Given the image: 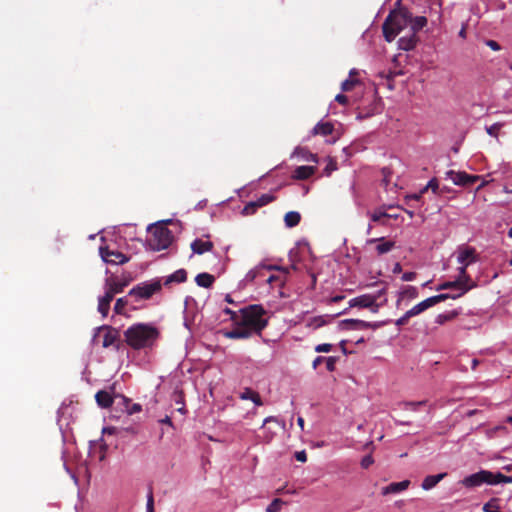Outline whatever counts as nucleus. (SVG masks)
Segmentation results:
<instances>
[{"label": "nucleus", "instance_id": "obj_1", "mask_svg": "<svg viewBox=\"0 0 512 512\" xmlns=\"http://www.w3.org/2000/svg\"><path fill=\"white\" fill-rule=\"evenodd\" d=\"M126 343L135 350L152 347L159 337V331L156 327L137 323L130 326L125 332Z\"/></svg>", "mask_w": 512, "mask_h": 512}, {"label": "nucleus", "instance_id": "obj_2", "mask_svg": "<svg viewBox=\"0 0 512 512\" xmlns=\"http://www.w3.org/2000/svg\"><path fill=\"white\" fill-rule=\"evenodd\" d=\"M239 312V323L246 326L253 334L261 335L268 325L267 311L262 305H248L240 309Z\"/></svg>", "mask_w": 512, "mask_h": 512}, {"label": "nucleus", "instance_id": "obj_3", "mask_svg": "<svg viewBox=\"0 0 512 512\" xmlns=\"http://www.w3.org/2000/svg\"><path fill=\"white\" fill-rule=\"evenodd\" d=\"M410 11L405 7H400L390 11L383 25V35L387 42H392L396 36L406 27H408Z\"/></svg>", "mask_w": 512, "mask_h": 512}, {"label": "nucleus", "instance_id": "obj_4", "mask_svg": "<svg viewBox=\"0 0 512 512\" xmlns=\"http://www.w3.org/2000/svg\"><path fill=\"white\" fill-rule=\"evenodd\" d=\"M461 483L466 488L478 487L484 483L489 485H496L499 483H512V476L504 475L501 472L493 473L488 470H481L477 473L465 477Z\"/></svg>", "mask_w": 512, "mask_h": 512}, {"label": "nucleus", "instance_id": "obj_5", "mask_svg": "<svg viewBox=\"0 0 512 512\" xmlns=\"http://www.w3.org/2000/svg\"><path fill=\"white\" fill-rule=\"evenodd\" d=\"M150 238L148 239V244L150 248L154 251H160L167 249L172 240L173 235L172 232L162 224H158L149 228Z\"/></svg>", "mask_w": 512, "mask_h": 512}, {"label": "nucleus", "instance_id": "obj_6", "mask_svg": "<svg viewBox=\"0 0 512 512\" xmlns=\"http://www.w3.org/2000/svg\"><path fill=\"white\" fill-rule=\"evenodd\" d=\"M162 288L160 280H154L151 282H142L133 287L129 292V296H133L137 299H150L155 293H158Z\"/></svg>", "mask_w": 512, "mask_h": 512}, {"label": "nucleus", "instance_id": "obj_7", "mask_svg": "<svg viewBox=\"0 0 512 512\" xmlns=\"http://www.w3.org/2000/svg\"><path fill=\"white\" fill-rule=\"evenodd\" d=\"M379 295L363 294L349 301V308H368L371 312L377 313L383 303H377Z\"/></svg>", "mask_w": 512, "mask_h": 512}, {"label": "nucleus", "instance_id": "obj_8", "mask_svg": "<svg viewBox=\"0 0 512 512\" xmlns=\"http://www.w3.org/2000/svg\"><path fill=\"white\" fill-rule=\"evenodd\" d=\"M449 298H450L449 293H444V294H439V295L429 297V298L421 301L420 303L416 304L411 309H409L407 311L408 316H410L411 318L414 316H417V315L421 314L422 312H424L425 310H427L428 308L433 307L434 305H436L440 302H443Z\"/></svg>", "mask_w": 512, "mask_h": 512}, {"label": "nucleus", "instance_id": "obj_9", "mask_svg": "<svg viewBox=\"0 0 512 512\" xmlns=\"http://www.w3.org/2000/svg\"><path fill=\"white\" fill-rule=\"evenodd\" d=\"M447 178L451 179L455 185L470 187L480 180L478 175H470L464 171L449 170L446 172Z\"/></svg>", "mask_w": 512, "mask_h": 512}, {"label": "nucleus", "instance_id": "obj_10", "mask_svg": "<svg viewBox=\"0 0 512 512\" xmlns=\"http://www.w3.org/2000/svg\"><path fill=\"white\" fill-rule=\"evenodd\" d=\"M99 254L102 260L108 264H124L129 258L117 250H111L108 246H100Z\"/></svg>", "mask_w": 512, "mask_h": 512}, {"label": "nucleus", "instance_id": "obj_11", "mask_svg": "<svg viewBox=\"0 0 512 512\" xmlns=\"http://www.w3.org/2000/svg\"><path fill=\"white\" fill-rule=\"evenodd\" d=\"M98 333L104 332L102 346L104 348H108L110 346L115 345L117 349H119V341H120V332L118 329L113 328L111 326H101L98 329Z\"/></svg>", "mask_w": 512, "mask_h": 512}, {"label": "nucleus", "instance_id": "obj_12", "mask_svg": "<svg viewBox=\"0 0 512 512\" xmlns=\"http://www.w3.org/2000/svg\"><path fill=\"white\" fill-rule=\"evenodd\" d=\"M275 199H276V198H275V196H274V195H272V194H269V193H267V194H262V195H261L258 199H256L255 201H250V202H248V203L244 206V208H243V210H242V214H243V215H245V216L253 215V214H255V213H256V211H257L259 208H261V207H263V206H265V205H267V204H269V203L273 202Z\"/></svg>", "mask_w": 512, "mask_h": 512}, {"label": "nucleus", "instance_id": "obj_13", "mask_svg": "<svg viewBox=\"0 0 512 512\" xmlns=\"http://www.w3.org/2000/svg\"><path fill=\"white\" fill-rule=\"evenodd\" d=\"M469 265L461 264V267L459 268V276L457 277V281H460L462 283V292H459L456 295L450 294V298L456 299L467 293L469 290H471L473 287H475V284L473 283L471 277L467 273V267Z\"/></svg>", "mask_w": 512, "mask_h": 512}, {"label": "nucleus", "instance_id": "obj_14", "mask_svg": "<svg viewBox=\"0 0 512 512\" xmlns=\"http://www.w3.org/2000/svg\"><path fill=\"white\" fill-rule=\"evenodd\" d=\"M340 325L343 329L348 330H366V329H376L379 327L378 323L366 322L359 319H345L340 322Z\"/></svg>", "mask_w": 512, "mask_h": 512}, {"label": "nucleus", "instance_id": "obj_15", "mask_svg": "<svg viewBox=\"0 0 512 512\" xmlns=\"http://www.w3.org/2000/svg\"><path fill=\"white\" fill-rule=\"evenodd\" d=\"M235 327L225 332V336L229 339H248L250 338L253 333L243 324L239 323V320L237 322H234Z\"/></svg>", "mask_w": 512, "mask_h": 512}, {"label": "nucleus", "instance_id": "obj_16", "mask_svg": "<svg viewBox=\"0 0 512 512\" xmlns=\"http://www.w3.org/2000/svg\"><path fill=\"white\" fill-rule=\"evenodd\" d=\"M476 250L470 246H464L459 248L457 261L460 264L470 265L471 263L476 262Z\"/></svg>", "mask_w": 512, "mask_h": 512}, {"label": "nucleus", "instance_id": "obj_17", "mask_svg": "<svg viewBox=\"0 0 512 512\" xmlns=\"http://www.w3.org/2000/svg\"><path fill=\"white\" fill-rule=\"evenodd\" d=\"M418 40L417 35L410 32L409 35L403 36L398 40V47L401 50L410 51L415 48Z\"/></svg>", "mask_w": 512, "mask_h": 512}, {"label": "nucleus", "instance_id": "obj_18", "mask_svg": "<svg viewBox=\"0 0 512 512\" xmlns=\"http://www.w3.org/2000/svg\"><path fill=\"white\" fill-rule=\"evenodd\" d=\"M410 485L409 480L393 482L382 488V495L395 494L406 490Z\"/></svg>", "mask_w": 512, "mask_h": 512}, {"label": "nucleus", "instance_id": "obj_19", "mask_svg": "<svg viewBox=\"0 0 512 512\" xmlns=\"http://www.w3.org/2000/svg\"><path fill=\"white\" fill-rule=\"evenodd\" d=\"M214 245L211 241H204L202 239H195L192 243H191V249L194 253L196 254H204L206 252H209L213 249Z\"/></svg>", "mask_w": 512, "mask_h": 512}, {"label": "nucleus", "instance_id": "obj_20", "mask_svg": "<svg viewBox=\"0 0 512 512\" xmlns=\"http://www.w3.org/2000/svg\"><path fill=\"white\" fill-rule=\"evenodd\" d=\"M427 25V18L425 16L413 17L410 12L409 23L410 32L417 34L418 31L422 30Z\"/></svg>", "mask_w": 512, "mask_h": 512}, {"label": "nucleus", "instance_id": "obj_21", "mask_svg": "<svg viewBox=\"0 0 512 512\" xmlns=\"http://www.w3.org/2000/svg\"><path fill=\"white\" fill-rule=\"evenodd\" d=\"M375 249L378 255H383L385 253L390 252L393 247L395 246V243L393 241H385L384 238L379 239H370L368 243H377Z\"/></svg>", "mask_w": 512, "mask_h": 512}, {"label": "nucleus", "instance_id": "obj_22", "mask_svg": "<svg viewBox=\"0 0 512 512\" xmlns=\"http://www.w3.org/2000/svg\"><path fill=\"white\" fill-rule=\"evenodd\" d=\"M316 172L314 166H299L293 172V178L297 180H306Z\"/></svg>", "mask_w": 512, "mask_h": 512}, {"label": "nucleus", "instance_id": "obj_23", "mask_svg": "<svg viewBox=\"0 0 512 512\" xmlns=\"http://www.w3.org/2000/svg\"><path fill=\"white\" fill-rule=\"evenodd\" d=\"M446 476H447V473H440L437 475H428L422 481L421 487L424 490H430V489L434 488Z\"/></svg>", "mask_w": 512, "mask_h": 512}, {"label": "nucleus", "instance_id": "obj_24", "mask_svg": "<svg viewBox=\"0 0 512 512\" xmlns=\"http://www.w3.org/2000/svg\"><path fill=\"white\" fill-rule=\"evenodd\" d=\"M95 399L101 408H109L113 404V397L105 390H100L96 393Z\"/></svg>", "mask_w": 512, "mask_h": 512}, {"label": "nucleus", "instance_id": "obj_25", "mask_svg": "<svg viewBox=\"0 0 512 512\" xmlns=\"http://www.w3.org/2000/svg\"><path fill=\"white\" fill-rule=\"evenodd\" d=\"M239 397L242 400H251L256 406L263 405L259 393L251 388H245L244 391L239 394Z\"/></svg>", "mask_w": 512, "mask_h": 512}, {"label": "nucleus", "instance_id": "obj_26", "mask_svg": "<svg viewBox=\"0 0 512 512\" xmlns=\"http://www.w3.org/2000/svg\"><path fill=\"white\" fill-rule=\"evenodd\" d=\"M334 131V126L331 122H319L312 130L313 135L328 136Z\"/></svg>", "mask_w": 512, "mask_h": 512}, {"label": "nucleus", "instance_id": "obj_27", "mask_svg": "<svg viewBox=\"0 0 512 512\" xmlns=\"http://www.w3.org/2000/svg\"><path fill=\"white\" fill-rule=\"evenodd\" d=\"M187 280V272L184 269H179L169 275L165 281L164 285H169L171 283H183Z\"/></svg>", "mask_w": 512, "mask_h": 512}, {"label": "nucleus", "instance_id": "obj_28", "mask_svg": "<svg viewBox=\"0 0 512 512\" xmlns=\"http://www.w3.org/2000/svg\"><path fill=\"white\" fill-rule=\"evenodd\" d=\"M214 281V276L206 272L200 273L195 277V282L197 285L204 288H210Z\"/></svg>", "mask_w": 512, "mask_h": 512}, {"label": "nucleus", "instance_id": "obj_29", "mask_svg": "<svg viewBox=\"0 0 512 512\" xmlns=\"http://www.w3.org/2000/svg\"><path fill=\"white\" fill-rule=\"evenodd\" d=\"M418 297V290L416 287L407 285L404 286L402 291L400 292L399 299L397 300V305H399L402 299H415Z\"/></svg>", "mask_w": 512, "mask_h": 512}, {"label": "nucleus", "instance_id": "obj_30", "mask_svg": "<svg viewBox=\"0 0 512 512\" xmlns=\"http://www.w3.org/2000/svg\"><path fill=\"white\" fill-rule=\"evenodd\" d=\"M301 221V215L297 211L287 212L284 216V223L286 227L293 228L297 226Z\"/></svg>", "mask_w": 512, "mask_h": 512}, {"label": "nucleus", "instance_id": "obj_31", "mask_svg": "<svg viewBox=\"0 0 512 512\" xmlns=\"http://www.w3.org/2000/svg\"><path fill=\"white\" fill-rule=\"evenodd\" d=\"M106 286H109L116 294L124 291V288L128 285V281H116L114 278L106 279Z\"/></svg>", "mask_w": 512, "mask_h": 512}, {"label": "nucleus", "instance_id": "obj_32", "mask_svg": "<svg viewBox=\"0 0 512 512\" xmlns=\"http://www.w3.org/2000/svg\"><path fill=\"white\" fill-rule=\"evenodd\" d=\"M128 294L124 297L118 298L114 305V312L118 315H126L125 308L129 304Z\"/></svg>", "mask_w": 512, "mask_h": 512}, {"label": "nucleus", "instance_id": "obj_33", "mask_svg": "<svg viewBox=\"0 0 512 512\" xmlns=\"http://www.w3.org/2000/svg\"><path fill=\"white\" fill-rule=\"evenodd\" d=\"M458 312L456 310H453V311H449L447 313H442V314H439L437 315L436 319H435V322L437 324H444L445 322L447 321H451L453 320L454 318H456L458 316Z\"/></svg>", "mask_w": 512, "mask_h": 512}, {"label": "nucleus", "instance_id": "obj_34", "mask_svg": "<svg viewBox=\"0 0 512 512\" xmlns=\"http://www.w3.org/2000/svg\"><path fill=\"white\" fill-rule=\"evenodd\" d=\"M448 289H458L460 292H462V283L460 281L454 280V281H446L440 284L436 290H448Z\"/></svg>", "mask_w": 512, "mask_h": 512}, {"label": "nucleus", "instance_id": "obj_35", "mask_svg": "<svg viewBox=\"0 0 512 512\" xmlns=\"http://www.w3.org/2000/svg\"><path fill=\"white\" fill-rule=\"evenodd\" d=\"M426 403H427L426 400L417 401V402L406 401V402L401 403L400 405L403 406L404 410L417 411L418 407L426 405Z\"/></svg>", "mask_w": 512, "mask_h": 512}, {"label": "nucleus", "instance_id": "obj_36", "mask_svg": "<svg viewBox=\"0 0 512 512\" xmlns=\"http://www.w3.org/2000/svg\"><path fill=\"white\" fill-rule=\"evenodd\" d=\"M285 502L280 498H275L266 508V512H279Z\"/></svg>", "mask_w": 512, "mask_h": 512}, {"label": "nucleus", "instance_id": "obj_37", "mask_svg": "<svg viewBox=\"0 0 512 512\" xmlns=\"http://www.w3.org/2000/svg\"><path fill=\"white\" fill-rule=\"evenodd\" d=\"M110 302L104 301L101 298L98 300V312L103 316L106 317L110 310Z\"/></svg>", "mask_w": 512, "mask_h": 512}, {"label": "nucleus", "instance_id": "obj_38", "mask_svg": "<svg viewBox=\"0 0 512 512\" xmlns=\"http://www.w3.org/2000/svg\"><path fill=\"white\" fill-rule=\"evenodd\" d=\"M286 280H287V275H283V276L271 275L268 277L267 283H269L270 285H273L274 283H276L279 287H283Z\"/></svg>", "mask_w": 512, "mask_h": 512}, {"label": "nucleus", "instance_id": "obj_39", "mask_svg": "<svg viewBox=\"0 0 512 512\" xmlns=\"http://www.w3.org/2000/svg\"><path fill=\"white\" fill-rule=\"evenodd\" d=\"M358 83L359 81L355 78L346 79L342 82L341 89L344 92L351 91Z\"/></svg>", "mask_w": 512, "mask_h": 512}, {"label": "nucleus", "instance_id": "obj_40", "mask_svg": "<svg viewBox=\"0 0 512 512\" xmlns=\"http://www.w3.org/2000/svg\"><path fill=\"white\" fill-rule=\"evenodd\" d=\"M503 125H504L503 123H499V122L494 123L493 125L486 127V132L488 135L497 138L498 133L501 130V128L503 127Z\"/></svg>", "mask_w": 512, "mask_h": 512}, {"label": "nucleus", "instance_id": "obj_41", "mask_svg": "<svg viewBox=\"0 0 512 512\" xmlns=\"http://www.w3.org/2000/svg\"><path fill=\"white\" fill-rule=\"evenodd\" d=\"M124 401L127 403L126 410L129 415L138 413L142 410V407L140 404H138V403L130 404V400L127 398H124Z\"/></svg>", "mask_w": 512, "mask_h": 512}, {"label": "nucleus", "instance_id": "obj_42", "mask_svg": "<svg viewBox=\"0 0 512 512\" xmlns=\"http://www.w3.org/2000/svg\"><path fill=\"white\" fill-rule=\"evenodd\" d=\"M324 324H325V320L323 319V317L318 316V317L311 318L309 320V322L307 323V326L311 327L312 329H317V328L322 327Z\"/></svg>", "mask_w": 512, "mask_h": 512}, {"label": "nucleus", "instance_id": "obj_43", "mask_svg": "<svg viewBox=\"0 0 512 512\" xmlns=\"http://www.w3.org/2000/svg\"><path fill=\"white\" fill-rule=\"evenodd\" d=\"M295 153L296 154H302L303 157H305V159L308 160V161H313V162L317 161V156L315 154H312V153L306 151L305 149L297 148L295 150Z\"/></svg>", "mask_w": 512, "mask_h": 512}, {"label": "nucleus", "instance_id": "obj_44", "mask_svg": "<svg viewBox=\"0 0 512 512\" xmlns=\"http://www.w3.org/2000/svg\"><path fill=\"white\" fill-rule=\"evenodd\" d=\"M428 189H431L435 194L438 193L439 185L437 179L433 178L431 179L428 184L423 188V191H427Z\"/></svg>", "mask_w": 512, "mask_h": 512}, {"label": "nucleus", "instance_id": "obj_45", "mask_svg": "<svg viewBox=\"0 0 512 512\" xmlns=\"http://www.w3.org/2000/svg\"><path fill=\"white\" fill-rule=\"evenodd\" d=\"M105 294L104 296L100 297L102 300H106L108 302H112L114 296L116 295V293L109 287V286H106L105 285Z\"/></svg>", "mask_w": 512, "mask_h": 512}, {"label": "nucleus", "instance_id": "obj_46", "mask_svg": "<svg viewBox=\"0 0 512 512\" xmlns=\"http://www.w3.org/2000/svg\"><path fill=\"white\" fill-rule=\"evenodd\" d=\"M374 463V459L371 454L366 455L361 460V467L364 469L369 468Z\"/></svg>", "mask_w": 512, "mask_h": 512}, {"label": "nucleus", "instance_id": "obj_47", "mask_svg": "<svg viewBox=\"0 0 512 512\" xmlns=\"http://www.w3.org/2000/svg\"><path fill=\"white\" fill-rule=\"evenodd\" d=\"M262 268H266L267 270H277L283 273V275L289 274V268L283 267V266H277V265H269V266H263Z\"/></svg>", "mask_w": 512, "mask_h": 512}, {"label": "nucleus", "instance_id": "obj_48", "mask_svg": "<svg viewBox=\"0 0 512 512\" xmlns=\"http://www.w3.org/2000/svg\"><path fill=\"white\" fill-rule=\"evenodd\" d=\"M337 358L336 357H325L324 362L326 363V368L328 371L332 372L335 370V364H336Z\"/></svg>", "mask_w": 512, "mask_h": 512}, {"label": "nucleus", "instance_id": "obj_49", "mask_svg": "<svg viewBox=\"0 0 512 512\" xmlns=\"http://www.w3.org/2000/svg\"><path fill=\"white\" fill-rule=\"evenodd\" d=\"M381 174L383 176V182L385 183V185L387 186L390 182V176L392 174V171L390 168L388 167H384L382 168L381 170Z\"/></svg>", "mask_w": 512, "mask_h": 512}, {"label": "nucleus", "instance_id": "obj_50", "mask_svg": "<svg viewBox=\"0 0 512 512\" xmlns=\"http://www.w3.org/2000/svg\"><path fill=\"white\" fill-rule=\"evenodd\" d=\"M146 508H147V512H154V498H153L152 491H150L148 496H147Z\"/></svg>", "mask_w": 512, "mask_h": 512}, {"label": "nucleus", "instance_id": "obj_51", "mask_svg": "<svg viewBox=\"0 0 512 512\" xmlns=\"http://www.w3.org/2000/svg\"><path fill=\"white\" fill-rule=\"evenodd\" d=\"M332 350V345L331 344H328V343H324V344H319L315 347V351L316 352H330Z\"/></svg>", "mask_w": 512, "mask_h": 512}, {"label": "nucleus", "instance_id": "obj_52", "mask_svg": "<svg viewBox=\"0 0 512 512\" xmlns=\"http://www.w3.org/2000/svg\"><path fill=\"white\" fill-rule=\"evenodd\" d=\"M223 312L230 316V319L233 322H237L240 319V315L237 314V312L231 310L230 308H225Z\"/></svg>", "mask_w": 512, "mask_h": 512}, {"label": "nucleus", "instance_id": "obj_53", "mask_svg": "<svg viewBox=\"0 0 512 512\" xmlns=\"http://www.w3.org/2000/svg\"><path fill=\"white\" fill-rule=\"evenodd\" d=\"M485 44L490 48L492 49L493 51H499L501 49V46L499 45V43L495 40H486L485 41Z\"/></svg>", "mask_w": 512, "mask_h": 512}, {"label": "nucleus", "instance_id": "obj_54", "mask_svg": "<svg viewBox=\"0 0 512 512\" xmlns=\"http://www.w3.org/2000/svg\"><path fill=\"white\" fill-rule=\"evenodd\" d=\"M411 317L408 316V313L406 312L402 317H400L399 319L396 320L395 324L396 326H404L408 323L409 319Z\"/></svg>", "mask_w": 512, "mask_h": 512}, {"label": "nucleus", "instance_id": "obj_55", "mask_svg": "<svg viewBox=\"0 0 512 512\" xmlns=\"http://www.w3.org/2000/svg\"><path fill=\"white\" fill-rule=\"evenodd\" d=\"M337 169V164L336 162L330 160L329 163L327 164V166L325 167V173L326 175H330L332 171L336 170Z\"/></svg>", "mask_w": 512, "mask_h": 512}, {"label": "nucleus", "instance_id": "obj_56", "mask_svg": "<svg viewBox=\"0 0 512 512\" xmlns=\"http://www.w3.org/2000/svg\"><path fill=\"white\" fill-rule=\"evenodd\" d=\"M295 458L299 462H306L307 461V454L304 450L298 451L295 453Z\"/></svg>", "mask_w": 512, "mask_h": 512}, {"label": "nucleus", "instance_id": "obj_57", "mask_svg": "<svg viewBox=\"0 0 512 512\" xmlns=\"http://www.w3.org/2000/svg\"><path fill=\"white\" fill-rule=\"evenodd\" d=\"M416 273L415 272H405L403 275H402V280L403 281H413L415 278H416Z\"/></svg>", "mask_w": 512, "mask_h": 512}, {"label": "nucleus", "instance_id": "obj_58", "mask_svg": "<svg viewBox=\"0 0 512 512\" xmlns=\"http://www.w3.org/2000/svg\"><path fill=\"white\" fill-rule=\"evenodd\" d=\"M335 101H337L339 104L346 105L348 103V98L344 94H338L335 97Z\"/></svg>", "mask_w": 512, "mask_h": 512}, {"label": "nucleus", "instance_id": "obj_59", "mask_svg": "<svg viewBox=\"0 0 512 512\" xmlns=\"http://www.w3.org/2000/svg\"><path fill=\"white\" fill-rule=\"evenodd\" d=\"M387 214L386 213H383V212H379V213H374L371 217L372 221L374 222H378L380 221L383 217H386Z\"/></svg>", "mask_w": 512, "mask_h": 512}, {"label": "nucleus", "instance_id": "obj_60", "mask_svg": "<svg viewBox=\"0 0 512 512\" xmlns=\"http://www.w3.org/2000/svg\"><path fill=\"white\" fill-rule=\"evenodd\" d=\"M325 360V357L323 356H318L314 359L313 363H312V366L314 369H316L320 364H322Z\"/></svg>", "mask_w": 512, "mask_h": 512}, {"label": "nucleus", "instance_id": "obj_61", "mask_svg": "<svg viewBox=\"0 0 512 512\" xmlns=\"http://www.w3.org/2000/svg\"><path fill=\"white\" fill-rule=\"evenodd\" d=\"M259 272H260V270H251V271H249V272H248V274L246 275V278H247L248 280L253 281V280L257 277V275H258V273H259Z\"/></svg>", "mask_w": 512, "mask_h": 512}, {"label": "nucleus", "instance_id": "obj_62", "mask_svg": "<svg viewBox=\"0 0 512 512\" xmlns=\"http://www.w3.org/2000/svg\"><path fill=\"white\" fill-rule=\"evenodd\" d=\"M270 422H277V419H276L275 417H273V416H269V417L265 418V419H264V422H263V426H262V427H263L264 429H266V427H265V426H266L268 423H270Z\"/></svg>", "mask_w": 512, "mask_h": 512}, {"label": "nucleus", "instance_id": "obj_63", "mask_svg": "<svg viewBox=\"0 0 512 512\" xmlns=\"http://www.w3.org/2000/svg\"><path fill=\"white\" fill-rule=\"evenodd\" d=\"M344 298H345V296H344V295H336V296H333V297L330 299V302H331V303H337V302L342 301Z\"/></svg>", "mask_w": 512, "mask_h": 512}, {"label": "nucleus", "instance_id": "obj_64", "mask_svg": "<svg viewBox=\"0 0 512 512\" xmlns=\"http://www.w3.org/2000/svg\"><path fill=\"white\" fill-rule=\"evenodd\" d=\"M274 436L273 432L267 431V433L264 435V440L266 442H270Z\"/></svg>", "mask_w": 512, "mask_h": 512}]
</instances>
